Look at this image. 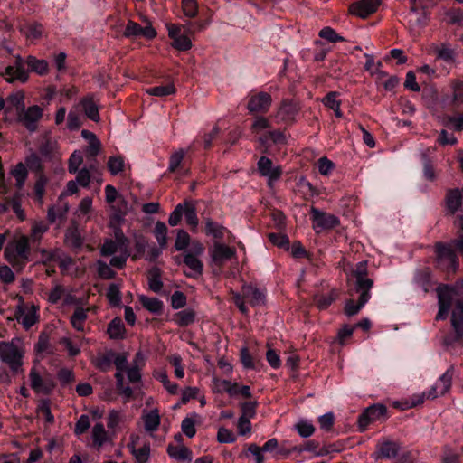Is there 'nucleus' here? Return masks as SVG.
Listing matches in <instances>:
<instances>
[{
    "instance_id": "nucleus-51",
    "label": "nucleus",
    "mask_w": 463,
    "mask_h": 463,
    "mask_svg": "<svg viewBox=\"0 0 463 463\" xmlns=\"http://www.w3.org/2000/svg\"><path fill=\"white\" fill-rule=\"evenodd\" d=\"M69 211V205L62 203L60 205L52 206L48 210V220L51 222H56L58 219L63 218Z\"/></svg>"
},
{
    "instance_id": "nucleus-40",
    "label": "nucleus",
    "mask_w": 463,
    "mask_h": 463,
    "mask_svg": "<svg viewBox=\"0 0 463 463\" xmlns=\"http://www.w3.org/2000/svg\"><path fill=\"white\" fill-rule=\"evenodd\" d=\"M37 415L39 418L44 420L48 424L54 422V416L51 411V402L49 400H42L37 407Z\"/></svg>"
},
{
    "instance_id": "nucleus-48",
    "label": "nucleus",
    "mask_w": 463,
    "mask_h": 463,
    "mask_svg": "<svg viewBox=\"0 0 463 463\" xmlns=\"http://www.w3.org/2000/svg\"><path fill=\"white\" fill-rule=\"evenodd\" d=\"M87 319V310L82 307H77L71 317V324L78 331H82L83 324Z\"/></svg>"
},
{
    "instance_id": "nucleus-60",
    "label": "nucleus",
    "mask_w": 463,
    "mask_h": 463,
    "mask_svg": "<svg viewBox=\"0 0 463 463\" xmlns=\"http://www.w3.org/2000/svg\"><path fill=\"white\" fill-rule=\"evenodd\" d=\"M183 13L186 17L193 18L198 13V5L196 0H183Z\"/></svg>"
},
{
    "instance_id": "nucleus-37",
    "label": "nucleus",
    "mask_w": 463,
    "mask_h": 463,
    "mask_svg": "<svg viewBox=\"0 0 463 463\" xmlns=\"http://www.w3.org/2000/svg\"><path fill=\"white\" fill-rule=\"evenodd\" d=\"M126 330L124 324L122 323L119 317H115L110 321L108 326V334L110 338L119 339L123 338L125 335Z\"/></svg>"
},
{
    "instance_id": "nucleus-10",
    "label": "nucleus",
    "mask_w": 463,
    "mask_h": 463,
    "mask_svg": "<svg viewBox=\"0 0 463 463\" xmlns=\"http://www.w3.org/2000/svg\"><path fill=\"white\" fill-rule=\"evenodd\" d=\"M16 319L23 325L25 329H29L33 326L39 319L38 307L35 305H25L20 299V303L16 307Z\"/></svg>"
},
{
    "instance_id": "nucleus-59",
    "label": "nucleus",
    "mask_w": 463,
    "mask_h": 463,
    "mask_svg": "<svg viewBox=\"0 0 463 463\" xmlns=\"http://www.w3.org/2000/svg\"><path fill=\"white\" fill-rule=\"evenodd\" d=\"M269 127L270 123L268 118L264 117H257L251 125V132L258 135L262 131L269 129Z\"/></svg>"
},
{
    "instance_id": "nucleus-46",
    "label": "nucleus",
    "mask_w": 463,
    "mask_h": 463,
    "mask_svg": "<svg viewBox=\"0 0 463 463\" xmlns=\"http://www.w3.org/2000/svg\"><path fill=\"white\" fill-rule=\"evenodd\" d=\"M443 20L449 24L463 25V10L450 9L444 12Z\"/></svg>"
},
{
    "instance_id": "nucleus-13",
    "label": "nucleus",
    "mask_w": 463,
    "mask_h": 463,
    "mask_svg": "<svg viewBox=\"0 0 463 463\" xmlns=\"http://www.w3.org/2000/svg\"><path fill=\"white\" fill-rule=\"evenodd\" d=\"M168 36L173 40L172 46L179 51H187L192 47L190 39L181 32V26L166 24Z\"/></svg>"
},
{
    "instance_id": "nucleus-61",
    "label": "nucleus",
    "mask_w": 463,
    "mask_h": 463,
    "mask_svg": "<svg viewBox=\"0 0 463 463\" xmlns=\"http://www.w3.org/2000/svg\"><path fill=\"white\" fill-rule=\"evenodd\" d=\"M82 156L80 151H74L69 159L68 170L71 174H76L79 171V167L82 164Z\"/></svg>"
},
{
    "instance_id": "nucleus-54",
    "label": "nucleus",
    "mask_w": 463,
    "mask_h": 463,
    "mask_svg": "<svg viewBox=\"0 0 463 463\" xmlns=\"http://www.w3.org/2000/svg\"><path fill=\"white\" fill-rule=\"evenodd\" d=\"M294 429L298 432L302 438H308L313 435L315 428L310 420H299Z\"/></svg>"
},
{
    "instance_id": "nucleus-24",
    "label": "nucleus",
    "mask_w": 463,
    "mask_h": 463,
    "mask_svg": "<svg viewBox=\"0 0 463 463\" xmlns=\"http://www.w3.org/2000/svg\"><path fill=\"white\" fill-rule=\"evenodd\" d=\"M407 19L411 30L417 32L426 24L428 16L423 9L420 7H411Z\"/></svg>"
},
{
    "instance_id": "nucleus-7",
    "label": "nucleus",
    "mask_w": 463,
    "mask_h": 463,
    "mask_svg": "<svg viewBox=\"0 0 463 463\" xmlns=\"http://www.w3.org/2000/svg\"><path fill=\"white\" fill-rule=\"evenodd\" d=\"M299 104L291 99H284L273 114L276 123L290 125L295 122L299 112Z\"/></svg>"
},
{
    "instance_id": "nucleus-43",
    "label": "nucleus",
    "mask_w": 463,
    "mask_h": 463,
    "mask_svg": "<svg viewBox=\"0 0 463 463\" xmlns=\"http://www.w3.org/2000/svg\"><path fill=\"white\" fill-rule=\"evenodd\" d=\"M183 205H184L183 214L185 217V221H186L187 224L192 227V230L195 231L198 226V223H199L195 208L191 203H185Z\"/></svg>"
},
{
    "instance_id": "nucleus-17",
    "label": "nucleus",
    "mask_w": 463,
    "mask_h": 463,
    "mask_svg": "<svg viewBox=\"0 0 463 463\" xmlns=\"http://www.w3.org/2000/svg\"><path fill=\"white\" fill-rule=\"evenodd\" d=\"M437 259L440 266L449 270H455L458 264L456 255L449 245L437 244L436 246Z\"/></svg>"
},
{
    "instance_id": "nucleus-50",
    "label": "nucleus",
    "mask_w": 463,
    "mask_h": 463,
    "mask_svg": "<svg viewBox=\"0 0 463 463\" xmlns=\"http://www.w3.org/2000/svg\"><path fill=\"white\" fill-rule=\"evenodd\" d=\"M399 445L395 442L386 441L379 447V454L382 458H391L397 456Z\"/></svg>"
},
{
    "instance_id": "nucleus-39",
    "label": "nucleus",
    "mask_w": 463,
    "mask_h": 463,
    "mask_svg": "<svg viewBox=\"0 0 463 463\" xmlns=\"http://www.w3.org/2000/svg\"><path fill=\"white\" fill-rule=\"evenodd\" d=\"M139 301L142 306L154 314H159L163 308V302L156 298H148L144 295L139 296Z\"/></svg>"
},
{
    "instance_id": "nucleus-63",
    "label": "nucleus",
    "mask_w": 463,
    "mask_h": 463,
    "mask_svg": "<svg viewBox=\"0 0 463 463\" xmlns=\"http://www.w3.org/2000/svg\"><path fill=\"white\" fill-rule=\"evenodd\" d=\"M258 402L256 401L246 402L241 404V417H246L252 419L256 415V408Z\"/></svg>"
},
{
    "instance_id": "nucleus-6",
    "label": "nucleus",
    "mask_w": 463,
    "mask_h": 463,
    "mask_svg": "<svg viewBox=\"0 0 463 463\" xmlns=\"http://www.w3.org/2000/svg\"><path fill=\"white\" fill-rule=\"evenodd\" d=\"M24 352L14 343H2L0 345V359L7 364L14 373L22 371Z\"/></svg>"
},
{
    "instance_id": "nucleus-47",
    "label": "nucleus",
    "mask_w": 463,
    "mask_h": 463,
    "mask_svg": "<svg viewBox=\"0 0 463 463\" xmlns=\"http://www.w3.org/2000/svg\"><path fill=\"white\" fill-rule=\"evenodd\" d=\"M97 168L94 165H90L89 168L83 167L77 172L76 180L82 187H88L91 181V172L95 173Z\"/></svg>"
},
{
    "instance_id": "nucleus-31",
    "label": "nucleus",
    "mask_w": 463,
    "mask_h": 463,
    "mask_svg": "<svg viewBox=\"0 0 463 463\" xmlns=\"http://www.w3.org/2000/svg\"><path fill=\"white\" fill-rule=\"evenodd\" d=\"M85 115L91 120L98 122L99 120V113L98 104L94 100V98L87 97L84 98L80 102Z\"/></svg>"
},
{
    "instance_id": "nucleus-19",
    "label": "nucleus",
    "mask_w": 463,
    "mask_h": 463,
    "mask_svg": "<svg viewBox=\"0 0 463 463\" xmlns=\"http://www.w3.org/2000/svg\"><path fill=\"white\" fill-rule=\"evenodd\" d=\"M258 169L261 175L268 178L269 185H271L272 182L277 181L282 173L280 166L274 165L272 161L266 156H261L258 162Z\"/></svg>"
},
{
    "instance_id": "nucleus-62",
    "label": "nucleus",
    "mask_w": 463,
    "mask_h": 463,
    "mask_svg": "<svg viewBox=\"0 0 463 463\" xmlns=\"http://www.w3.org/2000/svg\"><path fill=\"white\" fill-rule=\"evenodd\" d=\"M155 377L164 384L165 388L170 393L174 394V393H175L177 392V389H178L177 384L172 383L169 381L168 376H167V374H166V373L165 371L157 372L156 373Z\"/></svg>"
},
{
    "instance_id": "nucleus-16",
    "label": "nucleus",
    "mask_w": 463,
    "mask_h": 463,
    "mask_svg": "<svg viewBox=\"0 0 463 463\" xmlns=\"http://www.w3.org/2000/svg\"><path fill=\"white\" fill-rule=\"evenodd\" d=\"M272 104V98L267 92H259L250 97L247 109L250 112H267Z\"/></svg>"
},
{
    "instance_id": "nucleus-33",
    "label": "nucleus",
    "mask_w": 463,
    "mask_h": 463,
    "mask_svg": "<svg viewBox=\"0 0 463 463\" xmlns=\"http://www.w3.org/2000/svg\"><path fill=\"white\" fill-rule=\"evenodd\" d=\"M128 419L124 411L112 410L108 416V427L116 431Z\"/></svg>"
},
{
    "instance_id": "nucleus-18",
    "label": "nucleus",
    "mask_w": 463,
    "mask_h": 463,
    "mask_svg": "<svg viewBox=\"0 0 463 463\" xmlns=\"http://www.w3.org/2000/svg\"><path fill=\"white\" fill-rule=\"evenodd\" d=\"M110 210L109 227H121L125 222V216L130 211L128 203L124 198H120L116 204L110 205Z\"/></svg>"
},
{
    "instance_id": "nucleus-26",
    "label": "nucleus",
    "mask_w": 463,
    "mask_h": 463,
    "mask_svg": "<svg viewBox=\"0 0 463 463\" xmlns=\"http://www.w3.org/2000/svg\"><path fill=\"white\" fill-rule=\"evenodd\" d=\"M360 294L358 304H354V300H348L345 303V313L348 317L356 315L361 308L369 301L371 298L370 292L357 291Z\"/></svg>"
},
{
    "instance_id": "nucleus-32",
    "label": "nucleus",
    "mask_w": 463,
    "mask_h": 463,
    "mask_svg": "<svg viewBox=\"0 0 463 463\" xmlns=\"http://www.w3.org/2000/svg\"><path fill=\"white\" fill-rule=\"evenodd\" d=\"M167 452L170 458L178 461H191L192 460V452L191 450L184 446H174L169 445L167 448Z\"/></svg>"
},
{
    "instance_id": "nucleus-22",
    "label": "nucleus",
    "mask_w": 463,
    "mask_h": 463,
    "mask_svg": "<svg viewBox=\"0 0 463 463\" xmlns=\"http://www.w3.org/2000/svg\"><path fill=\"white\" fill-rule=\"evenodd\" d=\"M381 0H361L350 6V13L361 18H365L374 13Z\"/></svg>"
},
{
    "instance_id": "nucleus-30",
    "label": "nucleus",
    "mask_w": 463,
    "mask_h": 463,
    "mask_svg": "<svg viewBox=\"0 0 463 463\" xmlns=\"http://www.w3.org/2000/svg\"><path fill=\"white\" fill-rule=\"evenodd\" d=\"M450 94L447 99L454 106H459L463 103V80H453L450 84Z\"/></svg>"
},
{
    "instance_id": "nucleus-29",
    "label": "nucleus",
    "mask_w": 463,
    "mask_h": 463,
    "mask_svg": "<svg viewBox=\"0 0 463 463\" xmlns=\"http://www.w3.org/2000/svg\"><path fill=\"white\" fill-rule=\"evenodd\" d=\"M21 33L31 41L41 38L43 34V27L40 24L26 23L20 27Z\"/></svg>"
},
{
    "instance_id": "nucleus-45",
    "label": "nucleus",
    "mask_w": 463,
    "mask_h": 463,
    "mask_svg": "<svg viewBox=\"0 0 463 463\" xmlns=\"http://www.w3.org/2000/svg\"><path fill=\"white\" fill-rule=\"evenodd\" d=\"M146 92L151 96L165 97L175 93V87L169 83L164 86L152 87L146 90Z\"/></svg>"
},
{
    "instance_id": "nucleus-42",
    "label": "nucleus",
    "mask_w": 463,
    "mask_h": 463,
    "mask_svg": "<svg viewBox=\"0 0 463 463\" xmlns=\"http://www.w3.org/2000/svg\"><path fill=\"white\" fill-rule=\"evenodd\" d=\"M439 396H442L441 393H439L438 386L434 383L431 388L427 392H422L420 394L416 395L411 402V406H417L419 404H421L425 399H436Z\"/></svg>"
},
{
    "instance_id": "nucleus-27",
    "label": "nucleus",
    "mask_w": 463,
    "mask_h": 463,
    "mask_svg": "<svg viewBox=\"0 0 463 463\" xmlns=\"http://www.w3.org/2000/svg\"><path fill=\"white\" fill-rule=\"evenodd\" d=\"M462 206V195L458 189L449 190L446 195V207L447 211L454 214Z\"/></svg>"
},
{
    "instance_id": "nucleus-5",
    "label": "nucleus",
    "mask_w": 463,
    "mask_h": 463,
    "mask_svg": "<svg viewBox=\"0 0 463 463\" xmlns=\"http://www.w3.org/2000/svg\"><path fill=\"white\" fill-rule=\"evenodd\" d=\"M203 253V245L199 241H193L184 258V262L189 269L186 272L187 276L195 278L203 273V262L200 257Z\"/></svg>"
},
{
    "instance_id": "nucleus-2",
    "label": "nucleus",
    "mask_w": 463,
    "mask_h": 463,
    "mask_svg": "<svg viewBox=\"0 0 463 463\" xmlns=\"http://www.w3.org/2000/svg\"><path fill=\"white\" fill-rule=\"evenodd\" d=\"M114 232V240H107L101 247L102 256H112L110 266L122 269L130 253L128 250V240L124 235L121 227H110Z\"/></svg>"
},
{
    "instance_id": "nucleus-58",
    "label": "nucleus",
    "mask_w": 463,
    "mask_h": 463,
    "mask_svg": "<svg viewBox=\"0 0 463 463\" xmlns=\"http://www.w3.org/2000/svg\"><path fill=\"white\" fill-rule=\"evenodd\" d=\"M92 209V199L89 196L84 197L75 212L76 215L80 217H87L89 219L88 214L90 213Z\"/></svg>"
},
{
    "instance_id": "nucleus-53",
    "label": "nucleus",
    "mask_w": 463,
    "mask_h": 463,
    "mask_svg": "<svg viewBox=\"0 0 463 463\" xmlns=\"http://www.w3.org/2000/svg\"><path fill=\"white\" fill-rule=\"evenodd\" d=\"M452 372L450 370H447L435 383L439 388V393L442 395L449 391L452 383Z\"/></svg>"
},
{
    "instance_id": "nucleus-57",
    "label": "nucleus",
    "mask_w": 463,
    "mask_h": 463,
    "mask_svg": "<svg viewBox=\"0 0 463 463\" xmlns=\"http://www.w3.org/2000/svg\"><path fill=\"white\" fill-rule=\"evenodd\" d=\"M27 63L32 71H36L39 74H44L48 70V63L44 60H37L36 58L30 56Z\"/></svg>"
},
{
    "instance_id": "nucleus-12",
    "label": "nucleus",
    "mask_w": 463,
    "mask_h": 463,
    "mask_svg": "<svg viewBox=\"0 0 463 463\" xmlns=\"http://www.w3.org/2000/svg\"><path fill=\"white\" fill-rule=\"evenodd\" d=\"M311 212L313 229L317 232H319L325 229L334 228L339 222L338 218L333 214H326L316 208H312Z\"/></svg>"
},
{
    "instance_id": "nucleus-49",
    "label": "nucleus",
    "mask_w": 463,
    "mask_h": 463,
    "mask_svg": "<svg viewBox=\"0 0 463 463\" xmlns=\"http://www.w3.org/2000/svg\"><path fill=\"white\" fill-rule=\"evenodd\" d=\"M108 300L112 307H119L121 304V291L118 284L112 283L107 291Z\"/></svg>"
},
{
    "instance_id": "nucleus-34",
    "label": "nucleus",
    "mask_w": 463,
    "mask_h": 463,
    "mask_svg": "<svg viewBox=\"0 0 463 463\" xmlns=\"http://www.w3.org/2000/svg\"><path fill=\"white\" fill-rule=\"evenodd\" d=\"M91 438L93 444L97 447H101L108 440V432L101 422L96 423L91 431Z\"/></svg>"
},
{
    "instance_id": "nucleus-55",
    "label": "nucleus",
    "mask_w": 463,
    "mask_h": 463,
    "mask_svg": "<svg viewBox=\"0 0 463 463\" xmlns=\"http://www.w3.org/2000/svg\"><path fill=\"white\" fill-rule=\"evenodd\" d=\"M191 243L192 241L189 234L184 230H178L175 242V250L181 251L188 246L190 247Z\"/></svg>"
},
{
    "instance_id": "nucleus-4",
    "label": "nucleus",
    "mask_w": 463,
    "mask_h": 463,
    "mask_svg": "<svg viewBox=\"0 0 463 463\" xmlns=\"http://www.w3.org/2000/svg\"><path fill=\"white\" fill-rule=\"evenodd\" d=\"M233 299L240 311L247 314L245 301L252 307L262 306L265 303V293L252 285H245L242 287L241 295L234 293Z\"/></svg>"
},
{
    "instance_id": "nucleus-52",
    "label": "nucleus",
    "mask_w": 463,
    "mask_h": 463,
    "mask_svg": "<svg viewBox=\"0 0 463 463\" xmlns=\"http://www.w3.org/2000/svg\"><path fill=\"white\" fill-rule=\"evenodd\" d=\"M108 169L112 175H117L124 170V158L120 156H113L109 157Z\"/></svg>"
},
{
    "instance_id": "nucleus-41",
    "label": "nucleus",
    "mask_w": 463,
    "mask_h": 463,
    "mask_svg": "<svg viewBox=\"0 0 463 463\" xmlns=\"http://www.w3.org/2000/svg\"><path fill=\"white\" fill-rule=\"evenodd\" d=\"M195 313L194 310L187 308L177 312L173 320L179 326H186L194 321Z\"/></svg>"
},
{
    "instance_id": "nucleus-14",
    "label": "nucleus",
    "mask_w": 463,
    "mask_h": 463,
    "mask_svg": "<svg viewBox=\"0 0 463 463\" xmlns=\"http://www.w3.org/2000/svg\"><path fill=\"white\" fill-rule=\"evenodd\" d=\"M128 447L138 463H147L150 458L149 444H141L140 437L133 434L130 436V442Z\"/></svg>"
},
{
    "instance_id": "nucleus-35",
    "label": "nucleus",
    "mask_w": 463,
    "mask_h": 463,
    "mask_svg": "<svg viewBox=\"0 0 463 463\" xmlns=\"http://www.w3.org/2000/svg\"><path fill=\"white\" fill-rule=\"evenodd\" d=\"M58 258L59 266L63 272L69 274L70 276H77L80 272V269L71 257L62 255L59 256Z\"/></svg>"
},
{
    "instance_id": "nucleus-23",
    "label": "nucleus",
    "mask_w": 463,
    "mask_h": 463,
    "mask_svg": "<svg viewBox=\"0 0 463 463\" xmlns=\"http://www.w3.org/2000/svg\"><path fill=\"white\" fill-rule=\"evenodd\" d=\"M30 384L32 389L37 393H49L52 390L53 385L44 380L36 368H32L30 374Z\"/></svg>"
},
{
    "instance_id": "nucleus-28",
    "label": "nucleus",
    "mask_w": 463,
    "mask_h": 463,
    "mask_svg": "<svg viewBox=\"0 0 463 463\" xmlns=\"http://www.w3.org/2000/svg\"><path fill=\"white\" fill-rule=\"evenodd\" d=\"M81 137L89 143V146L86 149L87 156L90 157L97 156L100 151L101 144L96 135L84 129L81 131Z\"/></svg>"
},
{
    "instance_id": "nucleus-15",
    "label": "nucleus",
    "mask_w": 463,
    "mask_h": 463,
    "mask_svg": "<svg viewBox=\"0 0 463 463\" xmlns=\"http://www.w3.org/2000/svg\"><path fill=\"white\" fill-rule=\"evenodd\" d=\"M209 253L212 264L221 266L232 259L235 256L236 251L232 248L216 242L213 244V247L210 250Z\"/></svg>"
},
{
    "instance_id": "nucleus-56",
    "label": "nucleus",
    "mask_w": 463,
    "mask_h": 463,
    "mask_svg": "<svg viewBox=\"0 0 463 463\" xmlns=\"http://www.w3.org/2000/svg\"><path fill=\"white\" fill-rule=\"evenodd\" d=\"M185 155H186V151L182 148L172 153L170 159H169L168 170L170 172H175L178 169V167L181 165Z\"/></svg>"
},
{
    "instance_id": "nucleus-21",
    "label": "nucleus",
    "mask_w": 463,
    "mask_h": 463,
    "mask_svg": "<svg viewBox=\"0 0 463 463\" xmlns=\"http://www.w3.org/2000/svg\"><path fill=\"white\" fill-rule=\"evenodd\" d=\"M367 267L365 261L357 263L354 275L356 278L355 290L370 292L373 287V280L366 277Z\"/></svg>"
},
{
    "instance_id": "nucleus-64",
    "label": "nucleus",
    "mask_w": 463,
    "mask_h": 463,
    "mask_svg": "<svg viewBox=\"0 0 463 463\" xmlns=\"http://www.w3.org/2000/svg\"><path fill=\"white\" fill-rule=\"evenodd\" d=\"M97 270L99 276L105 279H112L116 275L115 271L112 270L110 266L102 260L97 261Z\"/></svg>"
},
{
    "instance_id": "nucleus-3",
    "label": "nucleus",
    "mask_w": 463,
    "mask_h": 463,
    "mask_svg": "<svg viewBox=\"0 0 463 463\" xmlns=\"http://www.w3.org/2000/svg\"><path fill=\"white\" fill-rule=\"evenodd\" d=\"M29 253V238L24 235L10 241L5 250V256L7 261L19 269L28 261Z\"/></svg>"
},
{
    "instance_id": "nucleus-38",
    "label": "nucleus",
    "mask_w": 463,
    "mask_h": 463,
    "mask_svg": "<svg viewBox=\"0 0 463 463\" xmlns=\"http://www.w3.org/2000/svg\"><path fill=\"white\" fill-rule=\"evenodd\" d=\"M167 233L168 229L165 223L163 222H156L154 229V236L158 245L161 246V249H165L167 247Z\"/></svg>"
},
{
    "instance_id": "nucleus-20",
    "label": "nucleus",
    "mask_w": 463,
    "mask_h": 463,
    "mask_svg": "<svg viewBox=\"0 0 463 463\" xmlns=\"http://www.w3.org/2000/svg\"><path fill=\"white\" fill-rule=\"evenodd\" d=\"M3 75L9 82H14L15 80L25 82L28 78L27 71L24 70L23 61L19 56L16 57L13 65H8L5 68Z\"/></svg>"
},
{
    "instance_id": "nucleus-44",
    "label": "nucleus",
    "mask_w": 463,
    "mask_h": 463,
    "mask_svg": "<svg viewBox=\"0 0 463 463\" xmlns=\"http://www.w3.org/2000/svg\"><path fill=\"white\" fill-rule=\"evenodd\" d=\"M212 390L216 393L227 392L228 394H232L234 392L233 390L231 389L232 383L228 380H221L216 376H213L212 378Z\"/></svg>"
},
{
    "instance_id": "nucleus-11",
    "label": "nucleus",
    "mask_w": 463,
    "mask_h": 463,
    "mask_svg": "<svg viewBox=\"0 0 463 463\" xmlns=\"http://www.w3.org/2000/svg\"><path fill=\"white\" fill-rule=\"evenodd\" d=\"M386 407L382 404H376L367 408L359 416V428L361 429V430H364L371 422L383 419L386 415Z\"/></svg>"
},
{
    "instance_id": "nucleus-36",
    "label": "nucleus",
    "mask_w": 463,
    "mask_h": 463,
    "mask_svg": "<svg viewBox=\"0 0 463 463\" xmlns=\"http://www.w3.org/2000/svg\"><path fill=\"white\" fill-rule=\"evenodd\" d=\"M441 123L444 127L453 129L455 131H460L463 129V111L451 116L443 117Z\"/></svg>"
},
{
    "instance_id": "nucleus-9",
    "label": "nucleus",
    "mask_w": 463,
    "mask_h": 463,
    "mask_svg": "<svg viewBox=\"0 0 463 463\" xmlns=\"http://www.w3.org/2000/svg\"><path fill=\"white\" fill-rule=\"evenodd\" d=\"M43 110L37 105L31 106L27 109L22 108L17 114V121L26 128L30 132H33L37 128V124L43 117Z\"/></svg>"
},
{
    "instance_id": "nucleus-1",
    "label": "nucleus",
    "mask_w": 463,
    "mask_h": 463,
    "mask_svg": "<svg viewBox=\"0 0 463 463\" xmlns=\"http://www.w3.org/2000/svg\"><path fill=\"white\" fill-rule=\"evenodd\" d=\"M439 299V311L436 316L437 320L447 318L449 309L455 305L451 313V326L455 334L456 340L463 339V303L458 297V291L455 288L447 285L437 288Z\"/></svg>"
},
{
    "instance_id": "nucleus-25",
    "label": "nucleus",
    "mask_w": 463,
    "mask_h": 463,
    "mask_svg": "<svg viewBox=\"0 0 463 463\" xmlns=\"http://www.w3.org/2000/svg\"><path fill=\"white\" fill-rule=\"evenodd\" d=\"M142 420L145 430L148 432L150 436H153L154 432L158 430L161 422L159 411L157 409H153L148 411H144Z\"/></svg>"
},
{
    "instance_id": "nucleus-8",
    "label": "nucleus",
    "mask_w": 463,
    "mask_h": 463,
    "mask_svg": "<svg viewBox=\"0 0 463 463\" xmlns=\"http://www.w3.org/2000/svg\"><path fill=\"white\" fill-rule=\"evenodd\" d=\"M126 37H144L153 39L156 35V31L152 26L151 22L145 16H142V24H139L133 21H128L124 30Z\"/></svg>"
}]
</instances>
